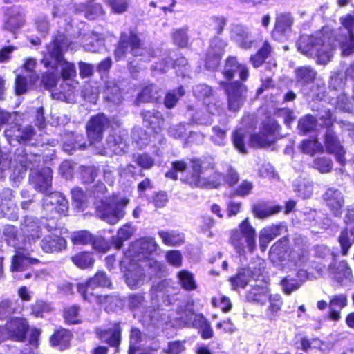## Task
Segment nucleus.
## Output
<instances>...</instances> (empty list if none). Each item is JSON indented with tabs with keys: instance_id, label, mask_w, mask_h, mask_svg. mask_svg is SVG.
Returning <instances> with one entry per match:
<instances>
[{
	"instance_id": "obj_48",
	"label": "nucleus",
	"mask_w": 354,
	"mask_h": 354,
	"mask_svg": "<svg viewBox=\"0 0 354 354\" xmlns=\"http://www.w3.org/2000/svg\"><path fill=\"white\" fill-rule=\"evenodd\" d=\"M279 206H266L257 204L254 206L253 212L255 216L259 218H265L280 212Z\"/></svg>"
},
{
	"instance_id": "obj_35",
	"label": "nucleus",
	"mask_w": 354,
	"mask_h": 354,
	"mask_svg": "<svg viewBox=\"0 0 354 354\" xmlns=\"http://www.w3.org/2000/svg\"><path fill=\"white\" fill-rule=\"evenodd\" d=\"M72 334L66 329L57 330L50 337V344L53 346H57L59 350H64L69 347Z\"/></svg>"
},
{
	"instance_id": "obj_7",
	"label": "nucleus",
	"mask_w": 354,
	"mask_h": 354,
	"mask_svg": "<svg viewBox=\"0 0 354 354\" xmlns=\"http://www.w3.org/2000/svg\"><path fill=\"white\" fill-rule=\"evenodd\" d=\"M256 230L246 218L237 228L230 231V241L239 254L246 251L252 253L256 248Z\"/></svg>"
},
{
	"instance_id": "obj_47",
	"label": "nucleus",
	"mask_w": 354,
	"mask_h": 354,
	"mask_svg": "<svg viewBox=\"0 0 354 354\" xmlns=\"http://www.w3.org/2000/svg\"><path fill=\"white\" fill-rule=\"evenodd\" d=\"M73 263L81 269L90 268L93 265L94 259L91 254L88 252H80L71 258Z\"/></svg>"
},
{
	"instance_id": "obj_59",
	"label": "nucleus",
	"mask_w": 354,
	"mask_h": 354,
	"mask_svg": "<svg viewBox=\"0 0 354 354\" xmlns=\"http://www.w3.org/2000/svg\"><path fill=\"white\" fill-rule=\"evenodd\" d=\"M193 93L196 97L203 99L212 95V89L205 84H199L194 87Z\"/></svg>"
},
{
	"instance_id": "obj_61",
	"label": "nucleus",
	"mask_w": 354,
	"mask_h": 354,
	"mask_svg": "<svg viewBox=\"0 0 354 354\" xmlns=\"http://www.w3.org/2000/svg\"><path fill=\"white\" fill-rule=\"evenodd\" d=\"M103 13L102 6L97 3L88 6L84 11L85 17L91 20L96 19L102 15Z\"/></svg>"
},
{
	"instance_id": "obj_42",
	"label": "nucleus",
	"mask_w": 354,
	"mask_h": 354,
	"mask_svg": "<svg viewBox=\"0 0 354 354\" xmlns=\"http://www.w3.org/2000/svg\"><path fill=\"white\" fill-rule=\"evenodd\" d=\"M142 342L140 331L137 328H132L130 335V346L129 354H153L147 350H140L139 344Z\"/></svg>"
},
{
	"instance_id": "obj_5",
	"label": "nucleus",
	"mask_w": 354,
	"mask_h": 354,
	"mask_svg": "<svg viewBox=\"0 0 354 354\" xmlns=\"http://www.w3.org/2000/svg\"><path fill=\"white\" fill-rule=\"evenodd\" d=\"M68 48V39L63 35H59L47 47L48 53L53 61L47 60L46 56L43 60L46 66L57 68L60 65L61 74L64 80H71L76 75L75 65L63 59V53Z\"/></svg>"
},
{
	"instance_id": "obj_21",
	"label": "nucleus",
	"mask_w": 354,
	"mask_h": 354,
	"mask_svg": "<svg viewBox=\"0 0 354 354\" xmlns=\"http://www.w3.org/2000/svg\"><path fill=\"white\" fill-rule=\"evenodd\" d=\"M230 37L241 48L250 49L256 43L252 39L250 28L242 24H235L231 28Z\"/></svg>"
},
{
	"instance_id": "obj_37",
	"label": "nucleus",
	"mask_w": 354,
	"mask_h": 354,
	"mask_svg": "<svg viewBox=\"0 0 354 354\" xmlns=\"http://www.w3.org/2000/svg\"><path fill=\"white\" fill-rule=\"evenodd\" d=\"M136 227L131 223L122 225L118 231L117 235L112 237V241L118 249L122 246L123 242L129 239L136 232Z\"/></svg>"
},
{
	"instance_id": "obj_57",
	"label": "nucleus",
	"mask_w": 354,
	"mask_h": 354,
	"mask_svg": "<svg viewBox=\"0 0 354 354\" xmlns=\"http://www.w3.org/2000/svg\"><path fill=\"white\" fill-rule=\"evenodd\" d=\"M313 191V185L310 182H301L299 183L295 192H297V195L302 198H308L310 197Z\"/></svg>"
},
{
	"instance_id": "obj_41",
	"label": "nucleus",
	"mask_w": 354,
	"mask_h": 354,
	"mask_svg": "<svg viewBox=\"0 0 354 354\" xmlns=\"http://www.w3.org/2000/svg\"><path fill=\"white\" fill-rule=\"evenodd\" d=\"M177 278L180 286L188 291L194 290L197 288V284L194 279V274L186 270H183L177 273Z\"/></svg>"
},
{
	"instance_id": "obj_36",
	"label": "nucleus",
	"mask_w": 354,
	"mask_h": 354,
	"mask_svg": "<svg viewBox=\"0 0 354 354\" xmlns=\"http://www.w3.org/2000/svg\"><path fill=\"white\" fill-rule=\"evenodd\" d=\"M279 225L268 226L259 232V247L261 251H265L270 243L280 232Z\"/></svg>"
},
{
	"instance_id": "obj_55",
	"label": "nucleus",
	"mask_w": 354,
	"mask_h": 354,
	"mask_svg": "<svg viewBox=\"0 0 354 354\" xmlns=\"http://www.w3.org/2000/svg\"><path fill=\"white\" fill-rule=\"evenodd\" d=\"M245 136V131L241 129L236 130L232 136L234 147L242 153L247 152L244 142Z\"/></svg>"
},
{
	"instance_id": "obj_20",
	"label": "nucleus",
	"mask_w": 354,
	"mask_h": 354,
	"mask_svg": "<svg viewBox=\"0 0 354 354\" xmlns=\"http://www.w3.org/2000/svg\"><path fill=\"white\" fill-rule=\"evenodd\" d=\"M53 171L49 167H44L41 170L31 169L29 181L35 189L40 192H47L52 185Z\"/></svg>"
},
{
	"instance_id": "obj_60",
	"label": "nucleus",
	"mask_w": 354,
	"mask_h": 354,
	"mask_svg": "<svg viewBox=\"0 0 354 354\" xmlns=\"http://www.w3.org/2000/svg\"><path fill=\"white\" fill-rule=\"evenodd\" d=\"M187 169V165L183 161H175L172 162V168L165 174V176L172 180H177V172H183Z\"/></svg>"
},
{
	"instance_id": "obj_53",
	"label": "nucleus",
	"mask_w": 354,
	"mask_h": 354,
	"mask_svg": "<svg viewBox=\"0 0 354 354\" xmlns=\"http://www.w3.org/2000/svg\"><path fill=\"white\" fill-rule=\"evenodd\" d=\"M313 164L314 167L322 174L330 172L333 168L332 160L325 157L315 158Z\"/></svg>"
},
{
	"instance_id": "obj_29",
	"label": "nucleus",
	"mask_w": 354,
	"mask_h": 354,
	"mask_svg": "<svg viewBox=\"0 0 354 354\" xmlns=\"http://www.w3.org/2000/svg\"><path fill=\"white\" fill-rule=\"evenodd\" d=\"M22 306L19 299H6L0 301V319L21 315Z\"/></svg>"
},
{
	"instance_id": "obj_28",
	"label": "nucleus",
	"mask_w": 354,
	"mask_h": 354,
	"mask_svg": "<svg viewBox=\"0 0 354 354\" xmlns=\"http://www.w3.org/2000/svg\"><path fill=\"white\" fill-rule=\"evenodd\" d=\"M323 199L335 216L341 215L344 200L342 193L339 189L333 187L327 189L323 194Z\"/></svg>"
},
{
	"instance_id": "obj_39",
	"label": "nucleus",
	"mask_w": 354,
	"mask_h": 354,
	"mask_svg": "<svg viewBox=\"0 0 354 354\" xmlns=\"http://www.w3.org/2000/svg\"><path fill=\"white\" fill-rule=\"evenodd\" d=\"M127 147L124 142L120 138L117 140L114 136H109L106 139V147H105L104 154L109 155L111 153L120 154L124 153Z\"/></svg>"
},
{
	"instance_id": "obj_49",
	"label": "nucleus",
	"mask_w": 354,
	"mask_h": 354,
	"mask_svg": "<svg viewBox=\"0 0 354 354\" xmlns=\"http://www.w3.org/2000/svg\"><path fill=\"white\" fill-rule=\"evenodd\" d=\"M283 292L290 295L301 286V283L292 275H288L281 281Z\"/></svg>"
},
{
	"instance_id": "obj_34",
	"label": "nucleus",
	"mask_w": 354,
	"mask_h": 354,
	"mask_svg": "<svg viewBox=\"0 0 354 354\" xmlns=\"http://www.w3.org/2000/svg\"><path fill=\"white\" fill-rule=\"evenodd\" d=\"M6 330L11 339L21 341L22 339V315L10 317L5 324Z\"/></svg>"
},
{
	"instance_id": "obj_4",
	"label": "nucleus",
	"mask_w": 354,
	"mask_h": 354,
	"mask_svg": "<svg viewBox=\"0 0 354 354\" xmlns=\"http://www.w3.org/2000/svg\"><path fill=\"white\" fill-rule=\"evenodd\" d=\"M158 249V245L152 237H142L135 241L131 248L125 253L124 257H128L131 260L145 264L151 270L150 275H158L162 272V266L158 261L149 259V257L155 253Z\"/></svg>"
},
{
	"instance_id": "obj_30",
	"label": "nucleus",
	"mask_w": 354,
	"mask_h": 354,
	"mask_svg": "<svg viewBox=\"0 0 354 354\" xmlns=\"http://www.w3.org/2000/svg\"><path fill=\"white\" fill-rule=\"evenodd\" d=\"M71 241L75 245H87L89 243H92L94 248H97V243H100V250H104V245L106 243L103 239H100L96 241L94 239V236L92 234H91L88 231L86 230H80L73 232L70 236Z\"/></svg>"
},
{
	"instance_id": "obj_52",
	"label": "nucleus",
	"mask_w": 354,
	"mask_h": 354,
	"mask_svg": "<svg viewBox=\"0 0 354 354\" xmlns=\"http://www.w3.org/2000/svg\"><path fill=\"white\" fill-rule=\"evenodd\" d=\"M79 306H72L65 308L64 319L70 324H75L81 322V317L79 315Z\"/></svg>"
},
{
	"instance_id": "obj_14",
	"label": "nucleus",
	"mask_w": 354,
	"mask_h": 354,
	"mask_svg": "<svg viewBox=\"0 0 354 354\" xmlns=\"http://www.w3.org/2000/svg\"><path fill=\"white\" fill-rule=\"evenodd\" d=\"M277 123L274 120H267L263 124L260 133L250 136V145L256 148L269 147L274 142L272 133L277 131Z\"/></svg>"
},
{
	"instance_id": "obj_54",
	"label": "nucleus",
	"mask_w": 354,
	"mask_h": 354,
	"mask_svg": "<svg viewBox=\"0 0 354 354\" xmlns=\"http://www.w3.org/2000/svg\"><path fill=\"white\" fill-rule=\"evenodd\" d=\"M134 162L143 169H149L154 165V159L147 153L133 156Z\"/></svg>"
},
{
	"instance_id": "obj_25",
	"label": "nucleus",
	"mask_w": 354,
	"mask_h": 354,
	"mask_svg": "<svg viewBox=\"0 0 354 354\" xmlns=\"http://www.w3.org/2000/svg\"><path fill=\"white\" fill-rule=\"evenodd\" d=\"M264 268H259L257 270L254 268L241 269L235 277L230 279V281L234 290L238 288H245L248 283L250 279L252 278L257 281L263 271Z\"/></svg>"
},
{
	"instance_id": "obj_27",
	"label": "nucleus",
	"mask_w": 354,
	"mask_h": 354,
	"mask_svg": "<svg viewBox=\"0 0 354 354\" xmlns=\"http://www.w3.org/2000/svg\"><path fill=\"white\" fill-rule=\"evenodd\" d=\"M242 81H245L249 75L248 67L239 63L236 57L230 56L227 58L223 71V74L227 80H232L234 74L238 73Z\"/></svg>"
},
{
	"instance_id": "obj_3",
	"label": "nucleus",
	"mask_w": 354,
	"mask_h": 354,
	"mask_svg": "<svg viewBox=\"0 0 354 354\" xmlns=\"http://www.w3.org/2000/svg\"><path fill=\"white\" fill-rule=\"evenodd\" d=\"M106 192V187L103 183H98L94 188L97 214L107 223L115 225L124 216L123 209L129 203V199L115 195L107 196L105 195Z\"/></svg>"
},
{
	"instance_id": "obj_11",
	"label": "nucleus",
	"mask_w": 354,
	"mask_h": 354,
	"mask_svg": "<svg viewBox=\"0 0 354 354\" xmlns=\"http://www.w3.org/2000/svg\"><path fill=\"white\" fill-rule=\"evenodd\" d=\"M42 225L48 234L41 240L40 247L46 253H57L65 250L67 247L66 240L62 237L57 228V221L53 219L50 223L42 221Z\"/></svg>"
},
{
	"instance_id": "obj_22",
	"label": "nucleus",
	"mask_w": 354,
	"mask_h": 354,
	"mask_svg": "<svg viewBox=\"0 0 354 354\" xmlns=\"http://www.w3.org/2000/svg\"><path fill=\"white\" fill-rule=\"evenodd\" d=\"M324 147L326 151L333 154L337 162L344 165L346 162V150L341 145L336 133L330 129H328L324 136Z\"/></svg>"
},
{
	"instance_id": "obj_15",
	"label": "nucleus",
	"mask_w": 354,
	"mask_h": 354,
	"mask_svg": "<svg viewBox=\"0 0 354 354\" xmlns=\"http://www.w3.org/2000/svg\"><path fill=\"white\" fill-rule=\"evenodd\" d=\"M109 121L104 114H97L90 118L86 124V133L90 145L101 141Z\"/></svg>"
},
{
	"instance_id": "obj_8",
	"label": "nucleus",
	"mask_w": 354,
	"mask_h": 354,
	"mask_svg": "<svg viewBox=\"0 0 354 354\" xmlns=\"http://www.w3.org/2000/svg\"><path fill=\"white\" fill-rule=\"evenodd\" d=\"M111 281L104 272H97L93 277L90 278L85 283L77 285V290L84 300L89 302H95L98 304H104L111 302L113 297L109 295H102L94 292L97 288L109 287Z\"/></svg>"
},
{
	"instance_id": "obj_44",
	"label": "nucleus",
	"mask_w": 354,
	"mask_h": 354,
	"mask_svg": "<svg viewBox=\"0 0 354 354\" xmlns=\"http://www.w3.org/2000/svg\"><path fill=\"white\" fill-rule=\"evenodd\" d=\"M295 74L297 81L305 84L313 82L317 73L310 66H301L295 71Z\"/></svg>"
},
{
	"instance_id": "obj_45",
	"label": "nucleus",
	"mask_w": 354,
	"mask_h": 354,
	"mask_svg": "<svg viewBox=\"0 0 354 354\" xmlns=\"http://www.w3.org/2000/svg\"><path fill=\"white\" fill-rule=\"evenodd\" d=\"M106 98L113 103H119L121 101L120 90L114 81H108L105 84L104 91Z\"/></svg>"
},
{
	"instance_id": "obj_2",
	"label": "nucleus",
	"mask_w": 354,
	"mask_h": 354,
	"mask_svg": "<svg viewBox=\"0 0 354 354\" xmlns=\"http://www.w3.org/2000/svg\"><path fill=\"white\" fill-rule=\"evenodd\" d=\"M215 162L212 158L192 160V174L187 178V183L194 187L216 189L221 185L223 179L233 186L239 180V175L232 167L227 169L225 177L221 173L213 171Z\"/></svg>"
},
{
	"instance_id": "obj_32",
	"label": "nucleus",
	"mask_w": 354,
	"mask_h": 354,
	"mask_svg": "<svg viewBox=\"0 0 354 354\" xmlns=\"http://www.w3.org/2000/svg\"><path fill=\"white\" fill-rule=\"evenodd\" d=\"M347 296L344 294H339L332 297L328 304L330 312L329 317L333 321H338L340 317V311L347 306Z\"/></svg>"
},
{
	"instance_id": "obj_38",
	"label": "nucleus",
	"mask_w": 354,
	"mask_h": 354,
	"mask_svg": "<svg viewBox=\"0 0 354 354\" xmlns=\"http://www.w3.org/2000/svg\"><path fill=\"white\" fill-rule=\"evenodd\" d=\"M160 97V95L159 94L158 87L154 84H150L145 86L138 94L136 102L138 104L139 103L156 101Z\"/></svg>"
},
{
	"instance_id": "obj_12",
	"label": "nucleus",
	"mask_w": 354,
	"mask_h": 354,
	"mask_svg": "<svg viewBox=\"0 0 354 354\" xmlns=\"http://www.w3.org/2000/svg\"><path fill=\"white\" fill-rule=\"evenodd\" d=\"M121 265L126 268L124 273L125 281L130 288H137L143 283L145 272L147 268H149L148 266H145V264L132 261L128 257H124ZM148 270L149 273L151 270Z\"/></svg>"
},
{
	"instance_id": "obj_9",
	"label": "nucleus",
	"mask_w": 354,
	"mask_h": 354,
	"mask_svg": "<svg viewBox=\"0 0 354 354\" xmlns=\"http://www.w3.org/2000/svg\"><path fill=\"white\" fill-rule=\"evenodd\" d=\"M131 53L135 57H141L140 59L148 61L153 57V50L143 46L136 35H129L122 33L119 44L115 50V57L120 60L126 57L127 53Z\"/></svg>"
},
{
	"instance_id": "obj_51",
	"label": "nucleus",
	"mask_w": 354,
	"mask_h": 354,
	"mask_svg": "<svg viewBox=\"0 0 354 354\" xmlns=\"http://www.w3.org/2000/svg\"><path fill=\"white\" fill-rule=\"evenodd\" d=\"M86 39L84 42V48L86 50L96 52L104 45V39L102 36L97 34H92L90 40Z\"/></svg>"
},
{
	"instance_id": "obj_24",
	"label": "nucleus",
	"mask_w": 354,
	"mask_h": 354,
	"mask_svg": "<svg viewBox=\"0 0 354 354\" xmlns=\"http://www.w3.org/2000/svg\"><path fill=\"white\" fill-rule=\"evenodd\" d=\"M42 221L39 224L33 217H26L24 219V250L27 244L35 243L41 236Z\"/></svg>"
},
{
	"instance_id": "obj_1",
	"label": "nucleus",
	"mask_w": 354,
	"mask_h": 354,
	"mask_svg": "<svg viewBox=\"0 0 354 354\" xmlns=\"http://www.w3.org/2000/svg\"><path fill=\"white\" fill-rule=\"evenodd\" d=\"M342 26L348 31L346 35L334 39V34L328 28L313 35H303L297 42V49L302 54L317 57L319 64L328 62L333 55V50L338 44L344 55L354 52V17L348 14L339 19Z\"/></svg>"
},
{
	"instance_id": "obj_33",
	"label": "nucleus",
	"mask_w": 354,
	"mask_h": 354,
	"mask_svg": "<svg viewBox=\"0 0 354 354\" xmlns=\"http://www.w3.org/2000/svg\"><path fill=\"white\" fill-rule=\"evenodd\" d=\"M143 120L147 127L158 133L162 128L164 119L162 114L156 111H145L142 112Z\"/></svg>"
},
{
	"instance_id": "obj_46",
	"label": "nucleus",
	"mask_w": 354,
	"mask_h": 354,
	"mask_svg": "<svg viewBox=\"0 0 354 354\" xmlns=\"http://www.w3.org/2000/svg\"><path fill=\"white\" fill-rule=\"evenodd\" d=\"M301 149L303 153L311 156L324 151L322 143L316 139L304 140L301 145Z\"/></svg>"
},
{
	"instance_id": "obj_18",
	"label": "nucleus",
	"mask_w": 354,
	"mask_h": 354,
	"mask_svg": "<svg viewBox=\"0 0 354 354\" xmlns=\"http://www.w3.org/2000/svg\"><path fill=\"white\" fill-rule=\"evenodd\" d=\"M319 118L322 122V125L324 124L326 127H329L333 123L332 113L329 110L324 111L319 115ZM319 127V124L317 120L310 115H306L301 118L298 124L299 130L303 134L316 132L318 131Z\"/></svg>"
},
{
	"instance_id": "obj_50",
	"label": "nucleus",
	"mask_w": 354,
	"mask_h": 354,
	"mask_svg": "<svg viewBox=\"0 0 354 354\" xmlns=\"http://www.w3.org/2000/svg\"><path fill=\"white\" fill-rule=\"evenodd\" d=\"M185 94V91L182 86L179 87L177 91L173 90L169 91L164 100V104L165 106L168 109H171L174 107L179 98L183 96Z\"/></svg>"
},
{
	"instance_id": "obj_10",
	"label": "nucleus",
	"mask_w": 354,
	"mask_h": 354,
	"mask_svg": "<svg viewBox=\"0 0 354 354\" xmlns=\"http://www.w3.org/2000/svg\"><path fill=\"white\" fill-rule=\"evenodd\" d=\"M42 201V221L50 223L53 219L57 221L59 216L67 214L68 201L62 193L54 192L46 194Z\"/></svg>"
},
{
	"instance_id": "obj_58",
	"label": "nucleus",
	"mask_w": 354,
	"mask_h": 354,
	"mask_svg": "<svg viewBox=\"0 0 354 354\" xmlns=\"http://www.w3.org/2000/svg\"><path fill=\"white\" fill-rule=\"evenodd\" d=\"M97 175V169L95 167H82L81 170V177L84 183H91L94 181Z\"/></svg>"
},
{
	"instance_id": "obj_43",
	"label": "nucleus",
	"mask_w": 354,
	"mask_h": 354,
	"mask_svg": "<svg viewBox=\"0 0 354 354\" xmlns=\"http://www.w3.org/2000/svg\"><path fill=\"white\" fill-rule=\"evenodd\" d=\"M35 65L36 61L33 59H28L24 64V71L26 70L28 73L26 77L24 75V93L26 86L34 85L38 80V77L33 71Z\"/></svg>"
},
{
	"instance_id": "obj_26",
	"label": "nucleus",
	"mask_w": 354,
	"mask_h": 354,
	"mask_svg": "<svg viewBox=\"0 0 354 354\" xmlns=\"http://www.w3.org/2000/svg\"><path fill=\"white\" fill-rule=\"evenodd\" d=\"M96 335L102 342L118 347L120 343L121 328L119 323L110 324L106 328H97Z\"/></svg>"
},
{
	"instance_id": "obj_31",
	"label": "nucleus",
	"mask_w": 354,
	"mask_h": 354,
	"mask_svg": "<svg viewBox=\"0 0 354 354\" xmlns=\"http://www.w3.org/2000/svg\"><path fill=\"white\" fill-rule=\"evenodd\" d=\"M270 295V289L267 285H255L248 292L246 298L250 302L265 305Z\"/></svg>"
},
{
	"instance_id": "obj_64",
	"label": "nucleus",
	"mask_w": 354,
	"mask_h": 354,
	"mask_svg": "<svg viewBox=\"0 0 354 354\" xmlns=\"http://www.w3.org/2000/svg\"><path fill=\"white\" fill-rule=\"evenodd\" d=\"M173 40L175 44L180 47L185 46L188 43L187 31L184 29L176 30L173 33Z\"/></svg>"
},
{
	"instance_id": "obj_63",
	"label": "nucleus",
	"mask_w": 354,
	"mask_h": 354,
	"mask_svg": "<svg viewBox=\"0 0 354 354\" xmlns=\"http://www.w3.org/2000/svg\"><path fill=\"white\" fill-rule=\"evenodd\" d=\"M5 134L11 143L15 141L20 143L22 140V132L18 126L15 125L6 129Z\"/></svg>"
},
{
	"instance_id": "obj_13",
	"label": "nucleus",
	"mask_w": 354,
	"mask_h": 354,
	"mask_svg": "<svg viewBox=\"0 0 354 354\" xmlns=\"http://www.w3.org/2000/svg\"><path fill=\"white\" fill-rule=\"evenodd\" d=\"M227 96V106L230 111H238L247 97V87L236 81L232 83L221 82Z\"/></svg>"
},
{
	"instance_id": "obj_17",
	"label": "nucleus",
	"mask_w": 354,
	"mask_h": 354,
	"mask_svg": "<svg viewBox=\"0 0 354 354\" xmlns=\"http://www.w3.org/2000/svg\"><path fill=\"white\" fill-rule=\"evenodd\" d=\"M294 24V18L290 12H280L277 14L272 37L277 41H283L287 39L291 32Z\"/></svg>"
},
{
	"instance_id": "obj_6",
	"label": "nucleus",
	"mask_w": 354,
	"mask_h": 354,
	"mask_svg": "<svg viewBox=\"0 0 354 354\" xmlns=\"http://www.w3.org/2000/svg\"><path fill=\"white\" fill-rule=\"evenodd\" d=\"M288 241L286 239L277 241L271 248L270 251V260L274 263H281L282 269H296L302 266L307 260V252L294 249L288 252Z\"/></svg>"
},
{
	"instance_id": "obj_62",
	"label": "nucleus",
	"mask_w": 354,
	"mask_h": 354,
	"mask_svg": "<svg viewBox=\"0 0 354 354\" xmlns=\"http://www.w3.org/2000/svg\"><path fill=\"white\" fill-rule=\"evenodd\" d=\"M72 199L76 203L77 207H82L87 201L86 194L80 188H74L71 190Z\"/></svg>"
},
{
	"instance_id": "obj_40",
	"label": "nucleus",
	"mask_w": 354,
	"mask_h": 354,
	"mask_svg": "<svg viewBox=\"0 0 354 354\" xmlns=\"http://www.w3.org/2000/svg\"><path fill=\"white\" fill-rule=\"evenodd\" d=\"M162 243L167 246H176L184 243V235L175 231H159Z\"/></svg>"
},
{
	"instance_id": "obj_16",
	"label": "nucleus",
	"mask_w": 354,
	"mask_h": 354,
	"mask_svg": "<svg viewBox=\"0 0 354 354\" xmlns=\"http://www.w3.org/2000/svg\"><path fill=\"white\" fill-rule=\"evenodd\" d=\"M328 273L342 286H350L353 282L351 269L345 261L332 262L328 266Z\"/></svg>"
},
{
	"instance_id": "obj_19",
	"label": "nucleus",
	"mask_w": 354,
	"mask_h": 354,
	"mask_svg": "<svg viewBox=\"0 0 354 354\" xmlns=\"http://www.w3.org/2000/svg\"><path fill=\"white\" fill-rule=\"evenodd\" d=\"M41 330L30 326L24 319V354H39Z\"/></svg>"
},
{
	"instance_id": "obj_56",
	"label": "nucleus",
	"mask_w": 354,
	"mask_h": 354,
	"mask_svg": "<svg viewBox=\"0 0 354 354\" xmlns=\"http://www.w3.org/2000/svg\"><path fill=\"white\" fill-rule=\"evenodd\" d=\"M268 301L270 302L268 311L272 316H274L281 308L283 304L282 297L279 294H270Z\"/></svg>"
},
{
	"instance_id": "obj_23",
	"label": "nucleus",
	"mask_w": 354,
	"mask_h": 354,
	"mask_svg": "<svg viewBox=\"0 0 354 354\" xmlns=\"http://www.w3.org/2000/svg\"><path fill=\"white\" fill-rule=\"evenodd\" d=\"M226 46L225 41L219 37H214L212 40L205 61L207 68L214 69L218 65Z\"/></svg>"
}]
</instances>
